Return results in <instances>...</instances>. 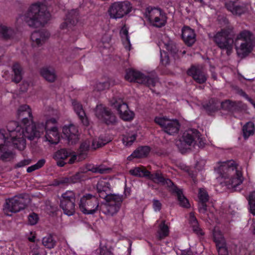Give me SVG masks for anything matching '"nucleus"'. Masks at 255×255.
<instances>
[{
	"mask_svg": "<svg viewBox=\"0 0 255 255\" xmlns=\"http://www.w3.org/2000/svg\"><path fill=\"white\" fill-rule=\"evenodd\" d=\"M164 47L172 55L174 58L176 59H179L181 56L186 53V51H179L177 47L176 43L172 40L167 39L163 42Z\"/></svg>",
	"mask_w": 255,
	"mask_h": 255,
	"instance_id": "21",
	"label": "nucleus"
},
{
	"mask_svg": "<svg viewBox=\"0 0 255 255\" xmlns=\"http://www.w3.org/2000/svg\"><path fill=\"white\" fill-rule=\"evenodd\" d=\"M40 74L47 81L53 82L56 78V75L54 70L44 68L41 69Z\"/></svg>",
	"mask_w": 255,
	"mask_h": 255,
	"instance_id": "33",
	"label": "nucleus"
},
{
	"mask_svg": "<svg viewBox=\"0 0 255 255\" xmlns=\"http://www.w3.org/2000/svg\"><path fill=\"white\" fill-rule=\"evenodd\" d=\"M234 28L232 26L222 28L212 37L216 45L222 50H226L228 55L233 51L234 44Z\"/></svg>",
	"mask_w": 255,
	"mask_h": 255,
	"instance_id": "4",
	"label": "nucleus"
},
{
	"mask_svg": "<svg viewBox=\"0 0 255 255\" xmlns=\"http://www.w3.org/2000/svg\"><path fill=\"white\" fill-rule=\"evenodd\" d=\"M63 132L66 135L69 144H75L78 141L79 133L76 126L71 125L68 127L64 128Z\"/></svg>",
	"mask_w": 255,
	"mask_h": 255,
	"instance_id": "20",
	"label": "nucleus"
},
{
	"mask_svg": "<svg viewBox=\"0 0 255 255\" xmlns=\"http://www.w3.org/2000/svg\"><path fill=\"white\" fill-rule=\"evenodd\" d=\"M12 121L9 122L8 123L6 128L7 129H8L7 126L8 124ZM9 134V137L8 136H6L5 135V133H4V131L3 130H0V150H5L6 149L5 147H8L9 146H13V147L17 148L13 143V140H14V138H13L11 136H10V132L8 130H7Z\"/></svg>",
	"mask_w": 255,
	"mask_h": 255,
	"instance_id": "24",
	"label": "nucleus"
},
{
	"mask_svg": "<svg viewBox=\"0 0 255 255\" xmlns=\"http://www.w3.org/2000/svg\"><path fill=\"white\" fill-rule=\"evenodd\" d=\"M142 76L143 74L139 71L133 69H128L126 70L125 77L126 80L130 82H134L140 83L142 81L141 80Z\"/></svg>",
	"mask_w": 255,
	"mask_h": 255,
	"instance_id": "26",
	"label": "nucleus"
},
{
	"mask_svg": "<svg viewBox=\"0 0 255 255\" xmlns=\"http://www.w3.org/2000/svg\"><path fill=\"white\" fill-rule=\"evenodd\" d=\"M13 73L12 81L16 83H19L22 79L23 69L21 66L18 63H15L12 66Z\"/></svg>",
	"mask_w": 255,
	"mask_h": 255,
	"instance_id": "29",
	"label": "nucleus"
},
{
	"mask_svg": "<svg viewBox=\"0 0 255 255\" xmlns=\"http://www.w3.org/2000/svg\"><path fill=\"white\" fill-rule=\"evenodd\" d=\"M120 116L122 119L126 121H131L134 117V114L132 112L128 109L127 111H122L119 113Z\"/></svg>",
	"mask_w": 255,
	"mask_h": 255,
	"instance_id": "48",
	"label": "nucleus"
},
{
	"mask_svg": "<svg viewBox=\"0 0 255 255\" xmlns=\"http://www.w3.org/2000/svg\"><path fill=\"white\" fill-rule=\"evenodd\" d=\"M188 76L192 77L193 80L199 84L205 83L208 78L207 73L201 66H192L187 71Z\"/></svg>",
	"mask_w": 255,
	"mask_h": 255,
	"instance_id": "15",
	"label": "nucleus"
},
{
	"mask_svg": "<svg viewBox=\"0 0 255 255\" xmlns=\"http://www.w3.org/2000/svg\"><path fill=\"white\" fill-rule=\"evenodd\" d=\"M84 177V173L81 170L80 172L76 173L74 175L70 176L71 183H76L80 182Z\"/></svg>",
	"mask_w": 255,
	"mask_h": 255,
	"instance_id": "53",
	"label": "nucleus"
},
{
	"mask_svg": "<svg viewBox=\"0 0 255 255\" xmlns=\"http://www.w3.org/2000/svg\"><path fill=\"white\" fill-rule=\"evenodd\" d=\"M206 203L207 202H202L199 201L198 204V210L200 213L204 214L207 211Z\"/></svg>",
	"mask_w": 255,
	"mask_h": 255,
	"instance_id": "63",
	"label": "nucleus"
},
{
	"mask_svg": "<svg viewBox=\"0 0 255 255\" xmlns=\"http://www.w3.org/2000/svg\"><path fill=\"white\" fill-rule=\"evenodd\" d=\"M182 38L188 46H192L196 41V34L193 29L188 26H184L182 30Z\"/></svg>",
	"mask_w": 255,
	"mask_h": 255,
	"instance_id": "23",
	"label": "nucleus"
},
{
	"mask_svg": "<svg viewBox=\"0 0 255 255\" xmlns=\"http://www.w3.org/2000/svg\"><path fill=\"white\" fill-rule=\"evenodd\" d=\"M152 207L154 211H159L161 210L162 207V204L158 200L153 199L152 200Z\"/></svg>",
	"mask_w": 255,
	"mask_h": 255,
	"instance_id": "60",
	"label": "nucleus"
},
{
	"mask_svg": "<svg viewBox=\"0 0 255 255\" xmlns=\"http://www.w3.org/2000/svg\"><path fill=\"white\" fill-rule=\"evenodd\" d=\"M70 155V153L65 149H61L55 154L54 157L56 159H65Z\"/></svg>",
	"mask_w": 255,
	"mask_h": 255,
	"instance_id": "46",
	"label": "nucleus"
},
{
	"mask_svg": "<svg viewBox=\"0 0 255 255\" xmlns=\"http://www.w3.org/2000/svg\"><path fill=\"white\" fill-rule=\"evenodd\" d=\"M150 147L148 146H141L135 150L128 158L132 156L133 158H142L146 156L150 152Z\"/></svg>",
	"mask_w": 255,
	"mask_h": 255,
	"instance_id": "34",
	"label": "nucleus"
},
{
	"mask_svg": "<svg viewBox=\"0 0 255 255\" xmlns=\"http://www.w3.org/2000/svg\"><path fill=\"white\" fill-rule=\"evenodd\" d=\"M189 224L194 233L198 236H203L204 233L199 227L198 221L195 217L194 213H190L189 214Z\"/></svg>",
	"mask_w": 255,
	"mask_h": 255,
	"instance_id": "28",
	"label": "nucleus"
},
{
	"mask_svg": "<svg viewBox=\"0 0 255 255\" xmlns=\"http://www.w3.org/2000/svg\"><path fill=\"white\" fill-rule=\"evenodd\" d=\"M172 190L173 192L175 193L177 195L180 205L183 207L188 208L189 207V203L188 199L183 194L182 190L179 189L176 186H174Z\"/></svg>",
	"mask_w": 255,
	"mask_h": 255,
	"instance_id": "31",
	"label": "nucleus"
},
{
	"mask_svg": "<svg viewBox=\"0 0 255 255\" xmlns=\"http://www.w3.org/2000/svg\"><path fill=\"white\" fill-rule=\"evenodd\" d=\"M160 62L162 65L164 66H166L168 65L170 63L169 58L167 53V52L165 51L162 52L160 50Z\"/></svg>",
	"mask_w": 255,
	"mask_h": 255,
	"instance_id": "56",
	"label": "nucleus"
},
{
	"mask_svg": "<svg viewBox=\"0 0 255 255\" xmlns=\"http://www.w3.org/2000/svg\"><path fill=\"white\" fill-rule=\"evenodd\" d=\"M226 8L234 15H241L244 13L243 6L236 4L235 2L231 0L227 1L225 3Z\"/></svg>",
	"mask_w": 255,
	"mask_h": 255,
	"instance_id": "27",
	"label": "nucleus"
},
{
	"mask_svg": "<svg viewBox=\"0 0 255 255\" xmlns=\"http://www.w3.org/2000/svg\"><path fill=\"white\" fill-rule=\"evenodd\" d=\"M236 40H242L239 47L237 48V53L241 58L248 56L255 46V37L249 30H244L237 36Z\"/></svg>",
	"mask_w": 255,
	"mask_h": 255,
	"instance_id": "6",
	"label": "nucleus"
},
{
	"mask_svg": "<svg viewBox=\"0 0 255 255\" xmlns=\"http://www.w3.org/2000/svg\"><path fill=\"white\" fill-rule=\"evenodd\" d=\"M38 220V217L36 213H32L28 216V222L31 225H35L37 223Z\"/></svg>",
	"mask_w": 255,
	"mask_h": 255,
	"instance_id": "59",
	"label": "nucleus"
},
{
	"mask_svg": "<svg viewBox=\"0 0 255 255\" xmlns=\"http://www.w3.org/2000/svg\"><path fill=\"white\" fill-rule=\"evenodd\" d=\"M7 128L10 136L14 138L13 142L14 145L19 150H23L25 148L26 138L32 140L35 138H39L41 133L44 131L46 132V140L51 144H56L60 139L57 128L54 126L50 128H47V126L44 125L43 123L28 126L25 133L23 129L15 122L9 123Z\"/></svg>",
	"mask_w": 255,
	"mask_h": 255,
	"instance_id": "1",
	"label": "nucleus"
},
{
	"mask_svg": "<svg viewBox=\"0 0 255 255\" xmlns=\"http://www.w3.org/2000/svg\"><path fill=\"white\" fill-rule=\"evenodd\" d=\"M91 141L92 145L91 147L94 150H95L99 147H102L106 144L105 143H104L103 142L96 139H92L91 140Z\"/></svg>",
	"mask_w": 255,
	"mask_h": 255,
	"instance_id": "58",
	"label": "nucleus"
},
{
	"mask_svg": "<svg viewBox=\"0 0 255 255\" xmlns=\"http://www.w3.org/2000/svg\"><path fill=\"white\" fill-rule=\"evenodd\" d=\"M158 234L160 239L168 236L169 234V228L167 225L165 224V221L164 220L162 221L159 225Z\"/></svg>",
	"mask_w": 255,
	"mask_h": 255,
	"instance_id": "40",
	"label": "nucleus"
},
{
	"mask_svg": "<svg viewBox=\"0 0 255 255\" xmlns=\"http://www.w3.org/2000/svg\"><path fill=\"white\" fill-rule=\"evenodd\" d=\"M45 163V159H40L37 161V162L36 164L28 167L27 168L26 171L28 173H30L33 171H35L37 169H38L41 168L42 166H43V165H44Z\"/></svg>",
	"mask_w": 255,
	"mask_h": 255,
	"instance_id": "47",
	"label": "nucleus"
},
{
	"mask_svg": "<svg viewBox=\"0 0 255 255\" xmlns=\"http://www.w3.org/2000/svg\"><path fill=\"white\" fill-rule=\"evenodd\" d=\"M56 242L51 235H48L42 239V244L46 248L51 249L56 246Z\"/></svg>",
	"mask_w": 255,
	"mask_h": 255,
	"instance_id": "38",
	"label": "nucleus"
},
{
	"mask_svg": "<svg viewBox=\"0 0 255 255\" xmlns=\"http://www.w3.org/2000/svg\"><path fill=\"white\" fill-rule=\"evenodd\" d=\"M110 87V83L108 81L106 80L104 82H98L95 86V90L98 91H104L106 89H109Z\"/></svg>",
	"mask_w": 255,
	"mask_h": 255,
	"instance_id": "52",
	"label": "nucleus"
},
{
	"mask_svg": "<svg viewBox=\"0 0 255 255\" xmlns=\"http://www.w3.org/2000/svg\"><path fill=\"white\" fill-rule=\"evenodd\" d=\"M50 36L49 33L44 29L35 31L31 33V40L33 47L42 45Z\"/></svg>",
	"mask_w": 255,
	"mask_h": 255,
	"instance_id": "16",
	"label": "nucleus"
},
{
	"mask_svg": "<svg viewBox=\"0 0 255 255\" xmlns=\"http://www.w3.org/2000/svg\"><path fill=\"white\" fill-rule=\"evenodd\" d=\"M17 115L18 118L22 121V123L25 126V128H23L18 125L23 129L24 133L26 132V127L32 125H35L33 122L32 112L29 106L27 105L20 106L17 110ZM16 122L19 124L18 123Z\"/></svg>",
	"mask_w": 255,
	"mask_h": 255,
	"instance_id": "13",
	"label": "nucleus"
},
{
	"mask_svg": "<svg viewBox=\"0 0 255 255\" xmlns=\"http://www.w3.org/2000/svg\"><path fill=\"white\" fill-rule=\"evenodd\" d=\"M72 105L74 111L78 116L83 125L85 126H89V120L86 115V113L81 104L77 101L74 100L72 102Z\"/></svg>",
	"mask_w": 255,
	"mask_h": 255,
	"instance_id": "25",
	"label": "nucleus"
},
{
	"mask_svg": "<svg viewBox=\"0 0 255 255\" xmlns=\"http://www.w3.org/2000/svg\"><path fill=\"white\" fill-rule=\"evenodd\" d=\"M198 134L199 132L195 129H190L185 131L180 140L181 144L185 146L184 148H187V147L191 146L195 138L199 136Z\"/></svg>",
	"mask_w": 255,
	"mask_h": 255,
	"instance_id": "19",
	"label": "nucleus"
},
{
	"mask_svg": "<svg viewBox=\"0 0 255 255\" xmlns=\"http://www.w3.org/2000/svg\"><path fill=\"white\" fill-rule=\"evenodd\" d=\"M246 106L241 102H234L231 112L234 113L241 112L246 109Z\"/></svg>",
	"mask_w": 255,
	"mask_h": 255,
	"instance_id": "43",
	"label": "nucleus"
},
{
	"mask_svg": "<svg viewBox=\"0 0 255 255\" xmlns=\"http://www.w3.org/2000/svg\"><path fill=\"white\" fill-rule=\"evenodd\" d=\"M131 8V4L128 1L115 2L109 7L108 13L110 18L117 19L129 13Z\"/></svg>",
	"mask_w": 255,
	"mask_h": 255,
	"instance_id": "11",
	"label": "nucleus"
},
{
	"mask_svg": "<svg viewBox=\"0 0 255 255\" xmlns=\"http://www.w3.org/2000/svg\"><path fill=\"white\" fill-rule=\"evenodd\" d=\"M59 199V206L63 213L69 216L73 215L75 212V193L71 190H67L61 195Z\"/></svg>",
	"mask_w": 255,
	"mask_h": 255,
	"instance_id": "10",
	"label": "nucleus"
},
{
	"mask_svg": "<svg viewBox=\"0 0 255 255\" xmlns=\"http://www.w3.org/2000/svg\"><path fill=\"white\" fill-rule=\"evenodd\" d=\"M29 201L28 196L25 194L6 199L3 205V211L7 215L19 212L26 208Z\"/></svg>",
	"mask_w": 255,
	"mask_h": 255,
	"instance_id": "5",
	"label": "nucleus"
},
{
	"mask_svg": "<svg viewBox=\"0 0 255 255\" xmlns=\"http://www.w3.org/2000/svg\"><path fill=\"white\" fill-rule=\"evenodd\" d=\"M105 200L106 203L100 207V212L107 217H112L120 210L124 199L122 195L115 194L110 195Z\"/></svg>",
	"mask_w": 255,
	"mask_h": 255,
	"instance_id": "7",
	"label": "nucleus"
},
{
	"mask_svg": "<svg viewBox=\"0 0 255 255\" xmlns=\"http://www.w3.org/2000/svg\"><path fill=\"white\" fill-rule=\"evenodd\" d=\"M144 15L149 22L154 27L160 28L166 23V15L160 8L148 6L146 8Z\"/></svg>",
	"mask_w": 255,
	"mask_h": 255,
	"instance_id": "8",
	"label": "nucleus"
},
{
	"mask_svg": "<svg viewBox=\"0 0 255 255\" xmlns=\"http://www.w3.org/2000/svg\"><path fill=\"white\" fill-rule=\"evenodd\" d=\"M95 168L96 166L91 164H86L85 169L81 168V170L84 173L87 172V171H91L94 173Z\"/></svg>",
	"mask_w": 255,
	"mask_h": 255,
	"instance_id": "64",
	"label": "nucleus"
},
{
	"mask_svg": "<svg viewBox=\"0 0 255 255\" xmlns=\"http://www.w3.org/2000/svg\"><path fill=\"white\" fill-rule=\"evenodd\" d=\"M99 250L100 255H112L113 254L111 250L105 246H100Z\"/></svg>",
	"mask_w": 255,
	"mask_h": 255,
	"instance_id": "57",
	"label": "nucleus"
},
{
	"mask_svg": "<svg viewBox=\"0 0 255 255\" xmlns=\"http://www.w3.org/2000/svg\"><path fill=\"white\" fill-rule=\"evenodd\" d=\"M218 172L225 178H230L228 181L233 188H236L242 183L243 177L241 171L238 170L234 161H228L222 163L218 167Z\"/></svg>",
	"mask_w": 255,
	"mask_h": 255,
	"instance_id": "3",
	"label": "nucleus"
},
{
	"mask_svg": "<svg viewBox=\"0 0 255 255\" xmlns=\"http://www.w3.org/2000/svg\"><path fill=\"white\" fill-rule=\"evenodd\" d=\"M91 141V139H88L81 143L79 150V157L84 159L86 158L87 152L90 149Z\"/></svg>",
	"mask_w": 255,
	"mask_h": 255,
	"instance_id": "36",
	"label": "nucleus"
},
{
	"mask_svg": "<svg viewBox=\"0 0 255 255\" xmlns=\"http://www.w3.org/2000/svg\"><path fill=\"white\" fill-rule=\"evenodd\" d=\"M213 238L214 241L215 242L216 245H219L220 243H226L225 240L223 237L221 232L218 229H215L213 231Z\"/></svg>",
	"mask_w": 255,
	"mask_h": 255,
	"instance_id": "41",
	"label": "nucleus"
},
{
	"mask_svg": "<svg viewBox=\"0 0 255 255\" xmlns=\"http://www.w3.org/2000/svg\"><path fill=\"white\" fill-rule=\"evenodd\" d=\"M12 157V153L11 151H5L0 155V159L4 161L9 160Z\"/></svg>",
	"mask_w": 255,
	"mask_h": 255,
	"instance_id": "61",
	"label": "nucleus"
},
{
	"mask_svg": "<svg viewBox=\"0 0 255 255\" xmlns=\"http://www.w3.org/2000/svg\"><path fill=\"white\" fill-rule=\"evenodd\" d=\"M120 34L122 40L125 41L124 42H126L128 45H130L128 29L126 25L122 27L120 31Z\"/></svg>",
	"mask_w": 255,
	"mask_h": 255,
	"instance_id": "49",
	"label": "nucleus"
},
{
	"mask_svg": "<svg viewBox=\"0 0 255 255\" xmlns=\"http://www.w3.org/2000/svg\"><path fill=\"white\" fill-rule=\"evenodd\" d=\"M148 179L152 180L156 184L163 186L166 185L172 188L175 186L170 179L164 177L161 171L159 170L156 171L152 174L150 172L149 175L148 176Z\"/></svg>",
	"mask_w": 255,
	"mask_h": 255,
	"instance_id": "18",
	"label": "nucleus"
},
{
	"mask_svg": "<svg viewBox=\"0 0 255 255\" xmlns=\"http://www.w3.org/2000/svg\"><path fill=\"white\" fill-rule=\"evenodd\" d=\"M99 205L98 198L95 195L88 193L80 198L79 208L84 214L93 215L98 210Z\"/></svg>",
	"mask_w": 255,
	"mask_h": 255,
	"instance_id": "9",
	"label": "nucleus"
},
{
	"mask_svg": "<svg viewBox=\"0 0 255 255\" xmlns=\"http://www.w3.org/2000/svg\"><path fill=\"white\" fill-rule=\"evenodd\" d=\"M31 163V160L29 159H23L18 162L15 165L16 168L22 167L24 166L27 165Z\"/></svg>",
	"mask_w": 255,
	"mask_h": 255,
	"instance_id": "62",
	"label": "nucleus"
},
{
	"mask_svg": "<svg viewBox=\"0 0 255 255\" xmlns=\"http://www.w3.org/2000/svg\"><path fill=\"white\" fill-rule=\"evenodd\" d=\"M15 35L14 30L5 25L0 24V37L4 39H10Z\"/></svg>",
	"mask_w": 255,
	"mask_h": 255,
	"instance_id": "32",
	"label": "nucleus"
},
{
	"mask_svg": "<svg viewBox=\"0 0 255 255\" xmlns=\"http://www.w3.org/2000/svg\"><path fill=\"white\" fill-rule=\"evenodd\" d=\"M136 138V135L133 134L131 135H124L123 138V143L127 146H130Z\"/></svg>",
	"mask_w": 255,
	"mask_h": 255,
	"instance_id": "45",
	"label": "nucleus"
},
{
	"mask_svg": "<svg viewBox=\"0 0 255 255\" xmlns=\"http://www.w3.org/2000/svg\"><path fill=\"white\" fill-rule=\"evenodd\" d=\"M248 200L250 206V212L253 215H255V191L250 194Z\"/></svg>",
	"mask_w": 255,
	"mask_h": 255,
	"instance_id": "44",
	"label": "nucleus"
},
{
	"mask_svg": "<svg viewBox=\"0 0 255 255\" xmlns=\"http://www.w3.org/2000/svg\"><path fill=\"white\" fill-rule=\"evenodd\" d=\"M234 104V102L230 100H226L221 103H220V106L221 108L224 110L228 111L231 112L232 105Z\"/></svg>",
	"mask_w": 255,
	"mask_h": 255,
	"instance_id": "55",
	"label": "nucleus"
},
{
	"mask_svg": "<svg viewBox=\"0 0 255 255\" xmlns=\"http://www.w3.org/2000/svg\"><path fill=\"white\" fill-rule=\"evenodd\" d=\"M131 175L138 177H146L148 178L150 171L147 170L143 166L134 167L129 170Z\"/></svg>",
	"mask_w": 255,
	"mask_h": 255,
	"instance_id": "30",
	"label": "nucleus"
},
{
	"mask_svg": "<svg viewBox=\"0 0 255 255\" xmlns=\"http://www.w3.org/2000/svg\"><path fill=\"white\" fill-rule=\"evenodd\" d=\"M219 255H228V250L226 243H220L216 245Z\"/></svg>",
	"mask_w": 255,
	"mask_h": 255,
	"instance_id": "54",
	"label": "nucleus"
},
{
	"mask_svg": "<svg viewBox=\"0 0 255 255\" xmlns=\"http://www.w3.org/2000/svg\"><path fill=\"white\" fill-rule=\"evenodd\" d=\"M78 11L72 9L69 11L66 16L64 22L60 25L61 29L69 28L75 25L78 21Z\"/></svg>",
	"mask_w": 255,
	"mask_h": 255,
	"instance_id": "22",
	"label": "nucleus"
},
{
	"mask_svg": "<svg viewBox=\"0 0 255 255\" xmlns=\"http://www.w3.org/2000/svg\"><path fill=\"white\" fill-rule=\"evenodd\" d=\"M141 80L142 81L140 82V84H144L149 87H154L158 82L157 77L145 76L144 74H143Z\"/></svg>",
	"mask_w": 255,
	"mask_h": 255,
	"instance_id": "39",
	"label": "nucleus"
},
{
	"mask_svg": "<svg viewBox=\"0 0 255 255\" xmlns=\"http://www.w3.org/2000/svg\"><path fill=\"white\" fill-rule=\"evenodd\" d=\"M204 109L211 114L217 111L220 107V102L217 99H211L208 103L203 106Z\"/></svg>",
	"mask_w": 255,
	"mask_h": 255,
	"instance_id": "35",
	"label": "nucleus"
},
{
	"mask_svg": "<svg viewBox=\"0 0 255 255\" xmlns=\"http://www.w3.org/2000/svg\"><path fill=\"white\" fill-rule=\"evenodd\" d=\"M114 107L117 109L119 114L122 111H127L128 109V105L122 100L116 101L114 103Z\"/></svg>",
	"mask_w": 255,
	"mask_h": 255,
	"instance_id": "42",
	"label": "nucleus"
},
{
	"mask_svg": "<svg viewBox=\"0 0 255 255\" xmlns=\"http://www.w3.org/2000/svg\"><path fill=\"white\" fill-rule=\"evenodd\" d=\"M97 191L99 196L102 199H106L107 197L115 194H111V184L106 178H101L99 180L96 185Z\"/></svg>",
	"mask_w": 255,
	"mask_h": 255,
	"instance_id": "17",
	"label": "nucleus"
},
{
	"mask_svg": "<svg viewBox=\"0 0 255 255\" xmlns=\"http://www.w3.org/2000/svg\"><path fill=\"white\" fill-rule=\"evenodd\" d=\"M95 112L97 118L107 125H114L116 122L115 115L102 105H97Z\"/></svg>",
	"mask_w": 255,
	"mask_h": 255,
	"instance_id": "14",
	"label": "nucleus"
},
{
	"mask_svg": "<svg viewBox=\"0 0 255 255\" xmlns=\"http://www.w3.org/2000/svg\"><path fill=\"white\" fill-rule=\"evenodd\" d=\"M154 122L161 128L163 131L169 135H174L179 130L180 125L177 120H171L164 117H156Z\"/></svg>",
	"mask_w": 255,
	"mask_h": 255,
	"instance_id": "12",
	"label": "nucleus"
},
{
	"mask_svg": "<svg viewBox=\"0 0 255 255\" xmlns=\"http://www.w3.org/2000/svg\"><path fill=\"white\" fill-rule=\"evenodd\" d=\"M255 127L253 122L247 123L243 127V135L245 138H248L254 133Z\"/></svg>",
	"mask_w": 255,
	"mask_h": 255,
	"instance_id": "37",
	"label": "nucleus"
},
{
	"mask_svg": "<svg viewBox=\"0 0 255 255\" xmlns=\"http://www.w3.org/2000/svg\"><path fill=\"white\" fill-rule=\"evenodd\" d=\"M198 198L200 202H207L209 200V195L207 191L203 188H200L198 192Z\"/></svg>",
	"mask_w": 255,
	"mask_h": 255,
	"instance_id": "50",
	"label": "nucleus"
},
{
	"mask_svg": "<svg viewBox=\"0 0 255 255\" xmlns=\"http://www.w3.org/2000/svg\"><path fill=\"white\" fill-rule=\"evenodd\" d=\"M50 14L46 6L40 3L32 4L21 19L30 27L43 26L49 20Z\"/></svg>",
	"mask_w": 255,
	"mask_h": 255,
	"instance_id": "2",
	"label": "nucleus"
},
{
	"mask_svg": "<svg viewBox=\"0 0 255 255\" xmlns=\"http://www.w3.org/2000/svg\"><path fill=\"white\" fill-rule=\"evenodd\" d=\"M95 169L94 173H99L100 174L109 173L112 170L111 168L107 167L103 164L96 166V168Z\"/></svg>",
	"mask_w": 255,
	"mask_h": 255,
	"instance_id": "51",
	"label": "nucleus"
}]
</instances>
